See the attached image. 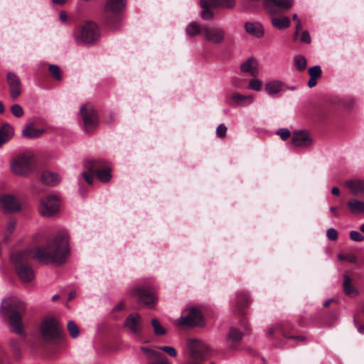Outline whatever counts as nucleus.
<instances>
[{"label": "nucleus", "instance_id": "52", "mask_svg": "<svg viewBox=\"0 0 364 364\" xmlns=\"http://www.w3.org/2000/svg\"><path fill=\"white\" fill-rule=\"evenodd\" d=\"M300 41L302 43H311V37L309 33L307 31H304L301 35Z\"/></svg>", "mask_w": 364, "mask_h": 364}, {"label": "nucleus", "instance_id": "42", "mask_svg": "<svg viewBox=\"0 0 364 364\" xmlns=\"http://www.w3.org/2000/svg\"><path fill=\"white\" fill-rule=\"evenodd\" d=\"M153 349L159 350L161 353V351L164 352L172 358H175L177 356L176 350L171 346H155Z\"/></svg>", "mask_w": 364, "mask_h": 364}, {"label": "nucleus", "instance_id": "48", "mask_svg": "<svg viewBox=\"0 0 364 364\" xmlns=\"http://www.w3.org/2000/svg\"><path fill=\"white\" fill-rule=\"evenodd\" d=\"M277 134L279 135L280 138L284 141L289 139L291 136L289 130L286 128L279 129V130H277Z\"/></svg>", "mask_w": 364, "mask_h": 364}, {"label": "nucleus", "instance_id": "12", "mask_svg": "<svg viewBox=\"0 0 364 364\" xmlns=\"http://www.w3.org/2000/svg\"><path fill=\"white\" fill-rule=\"evenodd\" d=\"M202 36L207 42L221 44L225 41V31L222 28L203 26Z\"/></svg>", "mask_w": 364, "mask_h": 364}, {"label": "nucleus", "instance_id": "41", "mask_svg": "<svg viewBox=\"0 0 364 364\" xmlns=\"http://www.w3.org/2000/svg\"><path fill=\"white\" fill-rule=\"evenodd\" d=\"M16 222L15 220H10L8 222L5 232H4V240L5 242H7L9 241V238L10 235L13 233L15 228H16Z\"/></svg>", "mask_w": 364, "mask_h": 364}, {"label": "nucleus", "instance_id": "6", "mask_svg": "<svg viewBox=\"0 0 364 364\" xmlns=\"http://www.w3.org/2000/svg\"><path fill=\"white\" fill-rule=\"evenodd\" d=\"M295 329L293 324L289 321H282L274 327L268 329L267 335L269 337L276 338V334L279 333L288 340H293L295 342H304L306 338L302 336L294 335Z\"/></svg>", "mask_w": 364, "mask_h": 364}, {"label": "nucleus", "instance_id": "60", "mask_svg": "<svg viewBox=\"0 0 364 364\" xmlns=\"http://www.w3.org/2000/svg\"><path fill=\"white\" fill-rule=\"evenodd\" d=\"M331 193L335 196H339L340 195V190L338 187H333L331 189Z\"/></svg>", "mask_w": 364, "mask_h": 364}, {"label": "nucleus", "instance_id": "19", "mask_svg": "<svg viewBox=\"0 0 364 364\" xmlns=\"http://www.w3.org/2000/svg\"><path fill=\"white\" fill-rule=\"evenodd\" d=\"M141 318L139 314H130L124 321V325L132 333L135 335H141L142 328L141 326Z\"/></svg>", "mask_w": 364, "mask_h": 364}, {"label": "nucleus", "instance_id": "59", "mask_svg": "<svg viewBox=\"0 0 364 364\" xmlns=\"http://www.w3.org/2000/svg\"><path fill=\"white\" fill-rule=\"evenodd\" d=\"M316 78L311 77L308 82V86L309 87H313L316 85Z\"/></svg>", "mask_w": 364, "mask_h": 364}, {"label": "nucleus", "instance_id": "21", "mask_svg": "<svg viewBox=\"0 0 364 364\" xmlns=\"http://www.w3.org/2000/svg\"><path fill=\"white\" fill-rule=\"evenodd\" d=\"M346 187L349 188L352 194L358 196L364 194V181L360 179L349 180L345 183Z\"/></svg>", "mask_w": 364, "mask_h": 364}, {"label": "nucleus", "instance_id": "47", "mask_svg": "<svg viewBox=\"0 0 364 364\" xmlns=\"http://www.w3.org/2000/svg\"><path fill=\"white\" fill-rule=\"evenodd\" d=\"M249 87L252 90L259 91L262 88V81L259 79H252L250 81Z\"/></svg>", "mask_w": 364, "mask_h": 364}, {"label": "nucleus", "instance_id": "17", "mask_svg": "<svg viewBox=\"0 0 364 364\" xmlns=\"http://www.w3.org/2000/svg\"><path fill=\"white\" fill-rule=\"evenodd\" d=\"M9 85V91L12 100H16L22 92V85L20 78L14 73L9 72L6 76Z\"/></svg>", "mask_w": 364, "mask_h": 364}, {"label": "nucleus", "instance_id": "31", "mask_svg": "<svg viewBox=\"0 0 364 364\" xmlns=\"http://www.w3.org/2000/svg\"><path fill=\"white\" fill-rule=\"evenodd\" d=\"M272 26L279 30L288 28L291 26L290 19L287 16L272 18Z\"/></svg>", "mask_w": 364, "mask_h": 364}, {"label": "nucleus", "instance_id": "50", "mask_svg": "<svg viewBox=\"0 0 364 364\" xmlns=\"http://www.w3.org/2000/svg\"><path fill=\"white\" fill-rule=\"evenodd\" d=\"M326 237L330 240H336L338 237V232L336 229L331 228L327 230Z\"/></svg>", "mask_w": 364, "mask_h": 364}, {"label": "nucleus", "instance_id": "49", "mask_svg": "<svg viewBox=\"0 0 364 364\" xmlns=\"http://www.w3.org/2000/svg\"><path fill=\"white\" fill-rule=\"evenodd\" d=\"M349 236L350 239L353 241H363L364 240V237L358 231L352 230L349 233Z\"/></svg>", "mask_w": 364, "mask_h": 364}, {"label": "nucleus", "instance_id": "11", "mask_svg": "<svg viewBox=\"0 0 364 364\" xmlns=\"http://www.w3.org/2000/svg\"><path fill=\"white\" fill-rule=\"evenodd\" d=\"M179 323L183 326H202L203 325V317L200 310L192 308L183 311Z\"/></svg>", "mask_w": 364, "mask_h": 364}, {"label": "nucleus", "instance_id": "61", "mask_svg": "<svg viewBox=\"0 0 364 364\" xmlns=\"http://www.w3.org/2000/svg\"><path fill=\"white\" fill-rule=\"evenodd\" d=\"M356 326H357L358 331L360 333L364 334V324H358V323H356Z\"/></svg>", "mask_w": 364, "mask_h": 364}, {"label": "nucleus", "instance_id": "25", "mask_svg": "<svg viewBox=\"0 0 364 364\" xmlns=\"http://www.w3.org/2000/svg\"><path fill=\"white\" fill-rule=\"evenodd\" d=\"M347 206L350 212L353 215L364 213V202L355 198L350 199L347 202Z\"/></svg>", "mask_w": 364, "mask_h": 364}, {"label": "nucleus", "instance_id": "45", "mask_svg": "<svg viewBox=\"0 0 364 364\" xmlns=\"http://www.w3.org/2000/svg\"><path fill=\"white\" fill-rule=\"evenodd\" d=\"M11 112L16 117H21L23 114V110L18 104L13 105L11 107Z\"/></svg>", "mask_w": 364, "mask_h": 364}, {"label": "nucleus", "instance_id": "2", "mask_svg": "<svg viewBox=\"0 0 364 364\" xmlns=\"http://www.w3.org/2000/svg\"><path fill=\"white\" fill-rule=\"evenodd\" d=\"M1 310L11 328V331L18 334L21 339L26 338L23 331L22 318L26 313L24 302L16 297H11L2 301Z\"/></svg>", "mask_w": 364, "mask_h": 364}, {"label": "nucleus", "instance_id": "29", "mask_svg": "<svg viewBox=\"0 0 364 364\" xmlns=\"http://www.w3.org/2000/svg\"><path fill=\"white\" fill-rule=\"evenodd\" d=\"M41 181L46 185L55 186L59 183L60 177L55 173L44 171L41 176Z\"/></svg>", "mask_w": 364, "mask_h": 364}, {"label": "nucleus", "instance_id": "32", "mask_svg": "<svg viewBox=\"0 0 364 364\" xmlns=\"http://www.w3.org/2000/svg\"><path fill=\"white\" fill-rule=\"evenodd\" d=\"M343 287V291L347 296H353L357 294V290L352 284L350 277L347 274L344 275Z\"/></svg>", "mask_w": 364, "mask_h": 364}, {"label": "nucleus", "instance_id": "16", "mask_svg": "<svg viewBox=\"0 0 364 364\" xmlns=\"http://www.w3.org/2000/svg\"><path fill=\"white\" fill-rule=\"evenodd\" d=\"M52 250H70V235L65 230L59 231L49 245Z\"/></svg>", "mask_w": 364, "mask_h": 364}, {"label": "nucleus", "instance_id": "28", "mask_svg": "<svg viewBox=\"0 0 364 364\" xmlns=\"http://www.w3.org/2000/svg\"><path fill=\"white\" fill-rule=\"evenodd\" d=\"M44 132V129H38L34 128L33 124H28L22 130V135L26 138L34 139L41 136Z\"/></svg>", "mask_w": 364, "mask_h": 364}, {"label": "nucleus", "instance_id": "13", "mask_svg": "<svg viewBox=\"0 0 364 364\" xmlns=\"http://www.w3.org/2000/svg\"><path fill=\"white\" fill-rule=\"evenodd\" d=\"M293 0H264V6L271 15L284 12L291 8Z\"/></svg>", "mask_w": 364, "mask_h": 364}, {"label": "nucleus", "instance_id": "30", "mask_svg": "<svg viewBox=\"0 0 364 364\" xmlns=\"http://www.w3.org/2000/svg\"><path fill=\"white\" fill-rule=\"evenodd\" d=\"M242 336L243 333L239 329L235 327L230 328L228 338L229 341L232 342V344L230 346L232 349L235 348V345L241 341Z\"/></svg>", "mask_w": 364, "mask_h": 364}, {"label": "nucleus", "instance_id": "7", "mask_svg": "<svg viewBox=\"0 0 364 364\" xmlns=\"http://www.w3.org/2000/svg\"><path fill=\"white\" fill-rule=\"evenodd\" d=\"M33 159V154L29 153L17 156L11 165L12 171L18 176H28L32 171Z\"/></svg>", "mask_w": 364, "mask_h": 364}, {"label": "nucleus", "instance_id": "4", "mask_svg": "<svg viewBox=\"0 0 364 364\" xmlns=\"http://www.w3.org/2000/svg\"><path fill=\"white\" fill-rule=\"evenodd\" d=\"M85 167L87 171L82 172L81 175L89 185L92 184L94 175H96L102 183L109 182L112 178L111 168L102 160L87 161Z\"/></svg>", "mask_w": 364, "mask_h": 364}, {"label": "nucleus", "instance_id": "39", "mask_svg": "<svg viewBox=\"0 0 364 364\" xmlns=\"http://www.w3.org/2000/svg\"><path fill=\"white\" fill-rule=\"evenodd\" d=\"M294 63L296 68L299 71H303L306 68V59L302 55H296L294 58Z\"/></svg>", "mask_w": 364, "mask_h": 364}, {"label": "nucleus", "instance_id": "43", "mask_svg": "<svg viewBox=\"0 0 364 364\" xmlns=\"http://www.w3.org/2000/svg\"><path fill=\"white\" fill-rule=\"evenodd\" d=\"M67 327L71 337L75 338L79 336V328L74 321H70Z\"/></svg>", "mask_w": 364, "mask_h": 364}, {"label": "nucleus", "instance_id": "63", "mask_svg": "<svg viewBox=\"0 0 364 364\" xmlns=\"http://www.w3.org/2000/svg\"><path fill=\"white\" fill-rule=\"evenodd\" d=\"M333 302H335V300H334L333 299H328V300H327V301L324 303L323 306H324L325 307H328V306H330V304H331V303H333Z\"/></svg>", "mask_w": 364, "mask_h": 364}, {"label": "nucleus", "instance_id": "36", "mask_svg": "<svg viewBox=\"0 0 364 364\" xmlns=\"http://www.w3.org/2000/svg\"><path fill=\"white\" fill-rule=\"evenodd\" d=\"M151 325L154 330V333L157 336H162L166 333V330L161 326L160 322L156 318H152Z\"/></svg>", "mask_w": 364, "mask_h": 364}, {"label": "nucleus", "instance_id": "1", "mask_svg": "<svg viewBox=\"0 0 364 364\" xmlns=\"http://www.w3.org/2000/svg\"><path fill=\"white\" fill-rule=\"evenodd\" d=\"M70 252H11L10 262L15 273L23 283H30L35 278L33 263L60 265L66 262Z\"/></svg>", "mask_w": 364, "mask_h": 364}, {"label": "nucleus", "instance_id": "55", "mask_svg": "<svg viewBox=\"0 0 364 364\" xmlns=\"http://www.w3.org/2000/svg\"><path fill=\"white\" fill-rule=\"evenodd\" d=\"M114 121H115L114 115L112 113L109 114L108 116L105 119V123H107L108 124H111L114 123Z\"/></svg>", "mask_w": 364, "mask_h": 364}, {"label": "nucleus", "instance_id": "27", "mask_svg": "<svg viewBox=\"0 0 364 364\" xmlns=\"http://www.w3.org/2000/svg\"><path fill=\"white\" fill-rule=\"evenodd\" d=\"M126 6V0H108L106 4L107 11L115 14L121 11Z\"/></svg>", "mask_w": 364, "mask_h": 364}, {"label": "nucleus", "instance_id": "3", "mask_svg": "<svg viewBox=\"0 0 364 364\" xmlns=\"http://www.w3.org/2000/svg\"><path fill=\"white\" fill-rule=\"evenodd\" d=\"M63 333L58 322L53 318L42 321L39 330V341L42 344H57L61 341Z\"/></svg>", "mask_w": 364, "mask_h": 364}, {"label": "nucleus", "instance_id": "10", "mask_svg": "<svg viewBox=\"0 0 364 364\" xmlns=\"http://www.w3.org/2000/svg\"><path fill=\"white\" fill-rule=\"evenodd\" d=\"M60 203L57 196L49 195L41 200L39 211L44 217H52L59 210Z\"/></svg>", "mask_w": 364, "mask_h": 364}, {"label": "nucleus", "instance_id": "44", "mask_svg": "<svg viewBox=\"0 0 364 364\" xmlns=\"http://www.w3.org/2000/svg\"><path fill=\"white\" fill-rule=\"evenodd\" d=\"M321 69L320 68V66L318 65H315V66H313L311 68H309V73L311 77H315V78H318L321 75Z\"/></svg>", "mask_w": 364, "mask_h": 364}, {"label": "nucleus", "instance_id": "37", "mask_svg": "<svg viewBox=\"0 0 364 364\" xmlns=\"http://www.w3.org/2000/svg\"><path fill=\"white\" fill-rule=\"evenodd\" d=\"M50 75L55 80L60 81L63 79V74L60 68L57 65H50L48 66Z\"/></svg>", "mask_w": 364, "mask_h": 364}, {"label": "nucleus", "instance_id": "26", "mask_svg": "<svg viewBox=\"0 0 364 364\" xmlns=\"http://www.w3.org/2000/svg\"><path fill=\"white\" fill-rule=\"evenodd\" d=\"M200 5L202 8L200 14L202 18L204 20H210L213 16V13L211 9L216 8L217 6H212L211 0H210V1L207 0H200Z\"/></svg>", "mask_w": 364, "mask_h": 364}, {"label": "nucleus", "instance_id": "15", "mask_svg": "<svg viewBox=\"0 0 364 364\" xmlns=\"http://www.w3.org/2000/svg\"><path fill=\"white\" fill-rule=\"evenodd\" d=\"M0 203L4 213L7 214L17 213L21 209V204L16 197L11 194L0 196Z\"/></svg>", "mask_w": 364, "mask_h": 364}, {"label": "nucleus", "instance_id": "62", "mask_svg": "<svg viewBox=\"0 0 364 364\" xmlns=\"http://www.w3.org/2000/svg\"><path fill=\"white\" fill-rule=\"evenodd\" d=\"M68 0H52V1L58 5H63L65 4L67 2Z\"/></svg>", "mask_w": 364, "mask_h": 364}, {"label": "nucleus", "instance_id": "56", "mask_svg": "<svg viewBox=\"0 0 364 364\" xmlns=\"http://www.w3.org/2000/svg\"><path fill=\"white\" fill-rule=\"evenodd\" d=\"M60 19L62 22L65 23L68 21V15L65 11H60L59 14Z\"/></svg>", "mask_w": 364, "mask_h": 364}, {"label": "nucleus", "instance_id": "64", "mask_svg": "<svg viewBox=\"0 0 364 364\" xmlns=\"http://www.w3.org/2000/svg\"><path fill=\"white\" fill-rule=\"evenodd\" d=\"M240 323L242 326H243L244 328L247 330V325L245 323V318L242 317L240 320Z\"/></svg>", "mask_w": 364, "mask_h": 364}, {"label": "nucleus", "instance_id": "8", "mask_svg": "<svg viewBox=\"0 0 364 364\" xmlns=\"http://www.w3.org/2000/svg\"><path fill=\"white\" fill-rule=\"evenodd\" d=\"M80 116L83 120V129L87 133L93 132L97 127L98 116L91 105L85 104L80 107Z\"/></svg>", "mask_w": 364, "mask_h": 364}, {"label": "nucleus", "instance_id": "23", "mask_svg": "<svg viewBox=\"0 0 364 364\" xmlns=\"http://www.w3.org/2000/svg\"><path fill=\"white\" fill-rule=\"evenodd\" d=\"M250 303L249 296L244 292H240L237 295L235 307L237 314L244 316V309L247 307Z\"/></svg>", "mask_w": 364, "mask_h": 364}, {"label": "nucleus", "instance_id": "58", "mask_svg": "<svg viewBox=\"0 0 364 364\" xmlns=\"http://www.w3.org/2000/svg\"><path fill=\"white\" fill-rule=\"evenodd\" d=\"M119 20L117 18V23H113L111 20H108V25L109 26V27L112 29H117L119 28Z\"/></svg>", "mask_w": 364, "mask_h": 364}, {"label": "nucleus", "instance_id": "54", "mask_svg": "<svg viewBox=\"0 0 364 364\" xmlns=\"http://www.w3.org/2000/svg\"><path fill=\"white\" fill-rule=\"evenodd\" d=\"M301 29H302L301 22L300 20H298L297 22L296 23L295 33L294 35V40L299 36V33L301 31Z\"/></svg>", "mask_w": 364, "mask_h": 364}, {"label": "nucleus", "instance_id": "18", "mask_svg": "<svg viewBox=\"0 0 364 364\" xmlns=\"http://www.w3.org/2000/svg\"><path fill=\"white\" fill-rule=\"evenodd\" d=\"M313 140L308 132L297 130L293 132L291 144L294 147L307 148L312 144Z\"/></svg>", "mask_w": 364, "mask_h": 364}, {"label": "nucleus", "instance_id": "14", "mask_svg": "<svg viewBox=\"0 0 364 364\" xmlns=\"http://www.w3.org/2000/svg\"><path fill=\"white\" fill-rule=\"evenodd\" d=\"M146 358V364H172L161 352L149 347H141Z\"/></svg>", "mask_w": 364, "mask_h": 364}, {"label": "nucleus", "instance_id": "33", "mask_svg": "<svg viewBox=\"0 0 364 364\" xmlns=\"http://www.w3.org/2000/svg\"><path fill=\"white\" fill-rule=\"evenodd\" d=\"M265 90L269 95H275L282 90V83L279 81H271L265 85Z\"/></svg>", "mask_w": 364, "mask_h": 364}, {"label": "nucleus", "instance_id": "40", "mask_svg": "<svg viewBox=\"0 0 364 364\" xmlns=\"http://www.w3.org/2000/svg\"><path fill=\"white\" fill-rule=\"evenodd\" d=\"M213 6L232 8L235 5V0H211Z\"/></svg>", "mask_w": 364, "mask_h": 364}, {"label": "nucleus", "instance_id": "38", "mask_svg": "<svg viewBox=\"0 0 364 364\" xmlns=\"http://www.w3.org/2000/svg\"><path fill=\"white\" fill-rule=\"evenodd\" d=\"M340 260L347 261L350 263H355L357 261L356 256L352 252H340L338 255Z\"/></svg>", "mask_w": 364, "mask_h": 364}, {"label": "nucleus", "instance_id": "35", "mask_svg": "<svg viewBox=\"0 0 364 364\" xmlns=\"http://www.w3.org/2000/svg\"><path fill=\"white\" fill-rule=\"evenodd\" d=\"M232 100L240 105H245L252 103L253 98L250 95H242L239 93H235L232 97Z\"/></svg>", "mask_w": 364, "mask_h": 364}, {"label": "nucleus", "instance_id": "51", "mask_svg": "<svg viewBox=\"0 0 364 364\" xmlns=\"http://www.w3.org/2000/svg\"><path fill=\"white\" fill-rule=\"evenodd\" d=\"M125 307V304L123 301H121L120 303H119L114 308V310H113V317L114 318H118V316L116 315V313L117 312H119V311H122V310H124Z\"/></svg>", "mask_w": 364, "mask_h": 364}, {"label": "nucleus", "instance_id": "34", "mask_svg": "<svg viewBox=\"0 0 364 364\" xmlns=\"http://www.w3.org/2000/svg\"><path fill=\"white\" fill-rule=\"evenodd\" d=\"M203 27H200L197 23L191 22L186 28V33L191 37H195L198 35H202Z\"/></svg>", "mask_w": 364, "mask_h": 364}, {"label": "nucleus", "instance_id": "9", "mask_svg": "<svg viewBox=\"0 0 364 364\" xmlns=\"http://www.w3.org/2000/svg\"><path fill=\"white\" fill-rule=\"evenodd\" d=\"M131 296L143 305L153 309L156 304V296L150 288L145 287H137L131 291Z\"/></svg>", "mask_w": 364, "mask_h": 364}, {"label": "nucleus", "instance_id": "20", "mask_svg": "<svg viewBox=\"0 0 364 364\" xmlns=\"http://www.w3.org/2000/svg\"><path fill=\"white\" fill-rule=\"evenodd\" d=\"M14 136V129L9 123H4L0 127V148L9 141Z\"/></svg>", "mask_w": 364, "mask_h": 364}, {"label": "nucleus", "instance_id": "53", "mask_svg": "<svg viewBox=\"0 0 364 364\" xmlns=\"http://www.w3.org/2000/svg\"><path fill=\"white\" fill-rule=\"evenodd\" d=\"M11 345L15 350H18L20 348L21 340L18 338H11Z\"/></svg>", "mask_w": 364, "mask_h": 364}, {"label": "nucleus", "instance_id": "57", "mask_svg": "<svg viewBox=\"0 0 364 364\" xmlns=\"http://www.w3.org/2000/svg\"><path fill=\"white\" fill-rule=\"evenodd\" d=\"M330 212L332 213V215L334 217H338L339 216V213L338 212V207H336V206L331 207L330 208Z\"/></svg>", "mask_w": 364, "mask_h": 364}, {"label": "nucleus", "instance_id": "5", "mask_svg": "<svg viewBox=\"0 0 364 364\" xmlns=\"http://www.w3.org/2000/svg\"><path fill=\"white\" fill-rule=\"evenodd\" d=\"M73 35L77 45H91L99 40L100 29L95 22L88 21L75 29Z\"/></svg>", "mask_w": 364, "mask_h": 364}, {"label": "nucleus", "instance_id": "46", "mask_svg": "<svg viewBox=\"0 0 364 364\" xmlns=\"http://www.w3.org/2000/svg\"><path fill=\"white\" fill-rule=\"evenodd\" d=\"M227 133V127L224 124H219L216 128V135L218 137L225 138Z\"/></svg>", "mask_w": 364, "mask_h": 364}, {"label": "nucleus", "instance_id": "22", "mask_svg": "<svg viewBox=\"0 0 364 364\" xmlns=\"http://www.w3.org/2000/svg\"><path fill=\"white\" fill-rule=\"evenodd\" d=\"M245 31L256 38H261L264 35L262 26L258 22H247L245 24Z\"/></svg>", "mask_w": 364, "mask_h": 364}, {"label": "nucleus", "instance_id": "24", "mask_svg": "<svg viewBox=\"0 0 364 364\" xmlns=\"http://www.w3.org/2000/svg\"><path fill=\"white\" fill-rule=\"evenodd\" d=\"M240 70L244 73H250L252 75H256L257 73V63L253 58H250L240 65Z\"/></svg>", "mask_w": 364, "mask_h": 364}]
</instances>
